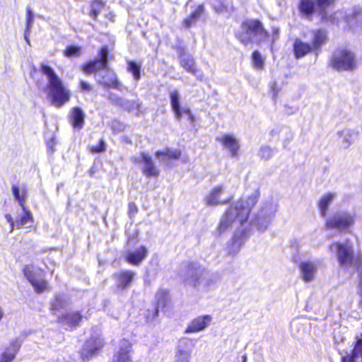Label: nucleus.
Instances as JSON below:
<instances>
[{
	"label": "nucleus",
	"instance_id": "nucleus-26",
	"mask_svg": "<svg viewBox=\"0 0 362 362\" xmlns=\"http://www.w3.org/2000/svg\"><path fill=\"white\" fill-rule=\"evenodd\" d=\"M21 346V341L18 339L12 341L9 346L1 355L0 362H11L14 358Z\"/></svg>",
	"mask_w": 362,
	"mask_h": 362
},
{
	"label": "nucleus",
	"instance_id": "nucleus-29",
	"mask_svg": "<svg viewBox=\"0 0 362 362\" xmlns=\"http://www.w3.org/2000/svg\"><path fill=\"white\" fill-rule=\"evenodd\" d=\"M85 113L80 107H74L71 111V120L74 129H81L84 124Z\"/></svg>",
	"mask_w": 362,
	"mask_h": 362
},
{
	"label": "nucleus",
	"instance_id": "nucleus-42",
	"mask_svg": "<svg viewBox=\"0 0 362 362\" xmlns=\"http://www.w3.org/2000/svg\"><path fill=\"white\" fill-rule=\"evenodd\" d=\"M176 357V362H189L191 351L182 350L179 348Z\"/></svg>",
	"mask_w": 362,
	"mask_h": 362
},
{
	"label": "nucleus",
	"instance_id": "nucleus-44",
	"mask_svg": "<svg viewBox=\"0 0 362 362\" xmlns=\"http://www.w3.org/2000/svg\"><path fill=\"white\" fill-rule=\"evenodd\" d=\"M166 297H167V292L166 291H160V292H158L157 293L156 298L158 299V305H157V308L156 309V315L158 313V309L160 308H162V307L164 306L165 300Z\"/></svg>",
	"mask_w": 362,
	"mask_h": 362
},
{
	"label": "nucleus",
	"instance_id": "nucleus-19",
	"mask_svg": "<svg viewBox=\"0 0 362 362\" xmlns=\"http://www.w3.org/2000/svg\"><path fill=\"white\" fill-rule=\"evenodd\" d=\"M148 250L144 246H141L134 251H129L125 255V259L134 265H139L147 256Z\"/></svg>",
	"mask_w": 362,
	"mask_h": 362
},
{
	"label": "nucleus",
	"instance_id": "nucleus-33",
	"mask_svg": "<svg viewBox=\"0 0 362 362\" xmlns=\"http://www.w3.org/2000/svg\"><path fill=\"white\" fill-rule=\"evenodd\" d=\"M204 10V7L203 4H200L196 8L194 11H193L191 16L187 18L184 21V24L187 28L190 27L194 23V22L200 17V16L203 13Z\"/></svg>",
	"mask_w": 362,
	"mask_h": 362
},
{
	"label": "nucleus",
	"instance_id": "nucleus-24",
	"mask_svg": "<svg viewBox=\"0 0 362 362\" xmlns=\"http://www.w3.org/2000/svg\"><path fill=\"white\" fill-rule=\"evenodd\" d=\"M180 66L187 71L195 75L200 80L202 79V74H198V70L195 65L194 59L191 55L182 54L180 56Z\"/></svg>",
	"mask_w": 362,
	"mask_h": 362
},
{
	"label": "nucleus",
	"instance_id": "nucleus-12",
	"mask_svg": "<svg viewBox=\"0 0 362 362\" xmlns=\"http://www.w3.org/2000/svg\"><path fill=\"white\" fill-rule=\"evenodd\" d=\"M136 163H143V173L148 177H157L159 175V170L155 165L152 158L144 152L136 156L133 158Z\"/></svg>",
	"mask_w": 362,
	"mask_h": 362
},
{
	"label": "nucleus",
	"instance_id": "nucleus-43",
	"mask_svg": "<svg viewBox=\"0 0 362 362\" xmlns=\"http://www.w3.org/2000/svg\"><path fill=\"white\" fill-rule=\"evenodd\" d=\"M252 62L255 68L262 69L264 67V59L262 58L260 53L255 51L252 54Z\"/></svg>",
	"mask_w": 362,
	"mask_h": 362
},
{
	"label": "nucleus",
	"instance_id": "nucleus-15",
	"mask_svg": "<svg viewBox=\"0 0 362 362\" xmlns=\"http://www.w3.org/2000/svg\"><path fill=\"white\" fill-rule=\"evenodd\" d=\"M212 321V317L209 315H201L193 319L185 329V333H197L207 328Z\"/></svg>",
	"mask_w": 362,
	"mask_h": 362
},
{
	"label": "nucleus",
	"instance_id": "nucleus-10",
	"mask_svg": "<svg viewBox=\"0 0 362 362\" xmlns=\"http://www.w3.org/2000/svg\"><path fill=\"white\" fill-rule=\"evenodd\" d=\"M104 339L100 336H94L83 345L80 354L83 361H89L97 356L104 346Z\"/></svg>",
	"mask_w": 362,
	"mask_h": 362
},
{
	"label": "nucleus",
	"instance_id": "nucleus-18",
	"mask_svg": "<svg viewBox=\"0 0 362 362\" xmlns=\"http://www.w3.org/2000/svg\"><path fill=\"white\" fill-rule=\"evenodd\" d=\"M170 98L172 109L175 113V117L177 120H180L182 112L189 115V117L192 120L193 116L189 110H182L180 107V96L177 90H173L170 92Z\"/></svg>",
	"mask_w": 362,
	"mask_h": 362
},
{
	"label": "nucleus",
	"instance_id": "nucleus-55",
	"mask_svg": "<svg viewBox=\"0 0 362 362\" xmlns=\"http://www.w3.org/2000/svg\"><path fill=\"white\" fill-rule=\"evenodd\" d=\"M247 358L246 355L243 356V362H247Z\"/></svg>",
	"mask_w": 362,
	"mask_h": 362
},
{
	"label": "nucleus",
	"instance_id": "nucleus-52",
	"mask_svg": "<svg viewBox=\"0 0 362 362\" xmlns=\"http://www.w3.org/2000/svg\"><path fill=\"white\" fill-rule=\"evenodd\" d=\"M129 211L130 214L134 215L137 212V208L134 203L129 204Z\"/></svg>",
	"mask_w": 362,
	"mask_h": 362
},
{
	"label": "nucleus",
	"instance_id": "nucleus-5",
	"mask_svg": "<svg viewBox=\"0 0 362 362\" xmlns=\"http://www.w3.org/2000/svg\"><path fill=\"white\" fill-rule=\"evenodd\" d=\"M310 35L312 45L299 39L295 40L293 52L296 58L303 57L310 52H314L317 54L322 45L327 40V34L325 31L320 30H312Z\"/></svg>",
	"mask_w": 362,
	"mask_h": 362
},
{
	"label": "nucleus",
	"instance_id": "nucleus-31",
	"mask_svg": "<svg viewBox=\"0 0 362 362\" xmlns=\"http://www.w3.org/2000/svg\"><path fill=\"white\" fill-rule=\"evenodd\" d=\"M335 197V193H327L322 196L318 204V207L322 216H326L329 206L331 204Z\"/></svg>",
	"mask_w": 362,
	"mask_h": 362
},
{
	"label": "nucleus",
	"instance_id": "nucleus-13",
	"mask_svg": "<svg viewBox=\"0 0 362 362\" xmlns=\"http://www.w3.org/2000/svg\"><path fill=\"white\" fill-rule=\"evenodd\" d=\"M320 262L305 260L299 264L300 276L305 282L313 281L317 273Z\"/></svg>",
	"mask_w": 362,
	"mask_h": 362
},
{
	"label": "nucleus",
	"instance_id": "nucleus-34",
	"mask_svg": "<svg viewBox=\"0 0 362 362\" xmlns=\"http://www.w3.org/2000/svg\"><path fill=\"white\" fill-rule=\"evenodd\" d=\"M141 64H138L133 61H128L127 62V71L130 72L134 80L136 81H138L141 78Z\"/></svg>",
	"mask_w": 362,
	"mask_h": 362
},
{
	"label": "nucleus",
	"instance_id": "nucleus-6",
	"mask_svg": "<svg viewBox=\"0 0 362 362\" xmlns=\"http://www.w3.org/2000/svg\"><path fill=\"white\" fill-rule=\"evenodd\" d=\"M332 252H336L341 267L344 268L354 267L359 269L361 264V257H354L353 247L349 241L345 243H333L329 246Z\"/></svg>",
	"mask_w": 362,
	"mask_h": 362
},
{
	"label": "nucleus",
	"instance_id": "nucleus-36",
	"mask_svg": "<svg viewBox=\"0 0 362 362\" xmlns=\"http://www.w3.org/2000/svg\"><path fill=\"white\" fill-rule=\"evenodd\" d=\"M243 239L239 237L238 233L233 238L231 245L228 247V253L230 255L237 254L243 245Z\"/></svg>",
	"mask_w": 362,
	"mask_h": 362
},
{
	"label": "nucleus",
	"instance_id": "nucleus-25",
	"mask_svg": "<svg viewBox=\"0 0 362 362\" xmlns=\"http://www.w3.org/2000/svg\"><path fill=\"white\" fill-rule=\"evenodd\" d=\"M271 135H278L281 140L283 146L286 148L290 142L293 140V134L291 130L288 127H278L271 131Z\"/></svg>",
	"mask_w": 362,
	"mask_h": 362
},
{
	"label": "nucleus",
	"instance_id": "nucleus-30",
	"mask_svg": "<svg viewBox=\"0 0 362 362\" xmlns=\"http://www.w3.org/2000/svg\"><path fill=\"white\" fill-rule=\"evenodd\" d=\"M22 214L18 215L16 218L17 228H20L29 223H33L34 219L31 211L27 206H21Z\"/></svg>",
	"mask_w": 362,
	"mask_h": 362
},
{
	"label": "nucleus",
	"instance_id": "nucleus-21",
	"mask_svg": "<svg viewBox=\"0 0 362 362\" xmlns=\"http://www.w3.org/2000/svg\"><path fill=\"white\" fill-rule=\"evenodd\" d=\"M358 131L353 129H344L338 132V136L341 139L340 143L343 148H348L358 137Z\"/></svg>",
	"mask_w": 362,
	"mask_h": 362
},
{
	"label": "nucleus",
	"instance_id": "nucleus-45",
	"mask_svg": "<svg viewBox=\"0 0 362 362\" xmlns=\"http://www.w3.org/2000/svg\"><path fill=\"white\" fill-rule=\"evenodd\" d=\"M117 103L122 106L123 108L127 109L128 110H131L134 108V106L136 107H139V103L136 102H130L128 100H126L122 98H119Z\"/></svg>",
	"mask_w": 362,
	"mask_h": 362
},
{
	"label": "nucleus",
	"instance_id": "nucleus-48",
	"mask_svg": "<svg viewBox=\"0 0 362 362\" xmlns=\"http://www.w3.org/2000/svg\"><path fill=\"white\" fill-rule=\"evenodd\" d=\"M4 218H6V221L10 225V230L9 233H12L14 230V228H17V222L16 218L14 220L13 216L10 214H6L4 215Z\"/></svg>",
	"mask_w": 362,
	"mask_h": 362
},
{
	"label": "nucleus",
	"instance_id": "nucleus-11",
	"mask_svg": "<svg viewBox=\"0 0 362 362\" xmlns=\"http://www.w3.org/2000/svg\"><path fill=\"white\" fill-rule=\"evenodd\" d=\"M108 54L107 46L105 45L100 51V59L90 61L83 66L84 72L91 74L100 70H106L107 69Z\"/></svg>",
	"mask_w": 362,
	"mask_h": 362
},
{
	"label": "nucleus",
	"instance_id": "nucleus-27",
	"mask_svg": "<svg viewBox=\"0 0 362 362\" xmlns=\"http://www.w3.org/2000/svg\"><path fill=\"white\" fill-rule=\"evenodd\" d=\"M223 192V187L221 185H217L214 187L209 194L205 197L206 204L207 206H216L224 203L220 199V195Z\"/></svg>",
	"mask_w": 362,
	"mask_h": 362
},
{
	"label": "nucleus",
	"instance_id": "nucleus-8",
	"mask_svg": "<svg viewBox=\"0 0 362 362\" xmlns=\"http://www.w3.org/2000/svg\"><path fill=\"white\" fill-rule=\"evenodd\" d=\"M356 219V213L348 211H339L326 219L327 228H335L339 230H345L351 227Z\"/></svg>",
	"mask_w": 362,
	"mask_h": 362
},
{
	"label": "nucleus",
	"instance_id": "nucleus-41",
	"mask_svg": "<svg viewBox=\"0 0 362 362\" xmlns=\"http://www.w3.org/2000/svg\"><path fill=\"white\" fill-rule=\"evenodd\" d=\"M273 154L274 150L268 146H262L259 152V157L264 160H269Z\"/></svg>",
	"mask_w": 362,
	"mask_h": 362
},
{
	"label": "nucleus",
	"instance_id": "nucleus-39",
	"mask_svg": "<svg viewBox=\"0 0 362 362\" xmlns=\"http://www.w3.org/2000/svg\"><path fill=\"white\" fill-rule=\"evenodd\" d=\"M315 7L314 1L312 0H301L300 9L302 13L310 14L313 12Z\"/></svg>",
	"mask_w": 362,
	"mask_h": 362
},
{
	"label": "nucleus",
	"instance_id": "nucleus-46",
	"mask_svg": "<svg viewBox=\"0 0 362 362\" xmlns=\"http://www.w3.org/2000/svg\"><path fill=\"white\" fill-rule=\"evenodd\" d=\"M34 23V14L31 9L28 7L26 9V30H31Z\"/></svg>",
	"mask_w": 362,
	"mask_h": 362
},
{
	"label": "nucleus",
	"instance_id": "nucleus-9",
	"mask_svg": "<svg viewBox=\"0 0 362 362\" xmlns=\"http://www.w3.org/2000/svg\"><path fill=\"white\" fill-rule=\"evenodd\" d=\"M332 66L338 71H350L356 66L354 54L348 50L336 51L332 57Z\"/></svg>",
	"mask_w": 362,
	"mask_h": 362
},
{
	"label": "nucleus",
	"instance_id": "nucleus-22",
	"mask_svg": "<svg viewBox=\"0 0 362 362\" xmlns=\"http://www.w3.org/2000/svg\"><path fill=\"white\" fill-rule=\"evenodd\" d=\"M11 191L14 201L18 203L19 206H26L28 199V189L25 186L12 185Z\"/></svg>",
	"mask_w": 362,
	"mask_h": 362
},
{
	"label": "nucleus",
	"instance_id": "nucleus-51",
	"mask_svg": "<svg viewBox=\"0 0 362 362\" xmlns=\"http://www.w3.org/2000/svg\"><path fill=\"white\" fill-rule=\"evenodd\" d=\"M80 88L83 91H90L92 89L91 86L88 83L83 81H81L80 82Z\"/></svg>",
	"mask_w": 362,
	"mask_h": 362
},
{
	"label": "nucleus",
	"instance_id": "nucleus-56",
	"mask_svg": "<svg viewBox=\"0 0 362 362\" xmlns=\"http://www.w3.org/2000/svg\"><path fill=\"white\" fill-rule=\"evenodd\" d=\"M274 33H278V30H274Z\"/></svg>",
	"mask_w": 362,
	"mask_h": 362
},
{
	"label": "nucleus",
	"instance_id": "nucleus-17",
	"mask_svg": "<svg viewBox=\"0 0 362 362\" xmlns=\"http://www.w3.org/2000/svg\"><path fill=\"white\" fill-rule=\"evenodd\" d=\"M132 344L125 339L119 343V351L113 356L112 362H132L131 357Z\"/></svg>",
	"mask_w": 362,
	"mask_h": 362
},
{
	"label": "nucleus",
	"instance_id": "nucleus-1",
	"mask_svg": "<svg viewBox=\"0 0 362 362\" xmlns=\"http://www.w3.org/2000/svg\"><path fill=\"white\" fill-rule=\"evenodd\" d=\"M258 194L253 193L245 199H240L233 203L221 216L217 228V233L222 235L233 228L243 226L247 221L251 209L256 204Z\"/></svg>",
	"mask_w": 362,
	"mask_h": 362
},
{
	"label": "nucleus",
	"instance_id": "nucleus-3",
	"mask_svg": "<svg viewBox=\"0 0 362 362\" xmlns=\"http://www.w3.org/2000/svg\"><path fill=\"white\" fill-rule=\"evenodd\" d=\"M181 276L186 284L196 288L209 290L216 283V277L204 267L197 264H189Z\"/></svg>",
	"mask_w": 362,
	"mask_h": 362
},
{
	"label": "nucleus",
	"instance_id": "nucleus-54",
	"mask_svg": "<svg viewBox=\"0 0 362 362\" xmlns=\"http://www.w3.org/2000/svg\"><path fill=\"white\" fill-rule=\"evenodd\" d=\"M54 146V141L53 139L50 140L48 143H47V146L49 148L52 149L53 151V147Z\"/></svg>",
	"mask_w": 362,
	"mask_h": 362
},
{
	"label": "nucleus",
	"instance_id": "nucleus-47",
	"mask_svg": "<svg viewBox=\"0 0 362 362\" xmlns=\"http://www.w3.org/2000/svg\"><path fill=\"white\" fill-rule=\"evenodd\" d=\"M334 0H317V5L321 10L322 18H325V10L333 2Z\"/></svg>",
	"mask_w": 362,
	"mask_h": 362
},
{
	"label": "nucleus",
	"instance_id": "nucleus-32",
	"mask_svg": "<svg viewBox=\"0 0 362 362\" xmlns=\"http://www.w3.org/2000/svg\"><path fill=\"white\" fill-rule=\"evenodd\" d=\"M23 272L29 282L32 283L31 279L35 280L37 278H40L42 276L43 271L33 265H26L23 269Z\"/></svg>",
	"mask_w": 362,
	"mask_h": 362
},
{
	"label": "nucleus",
	"instance_id": "nucleus-53",
	"mask_svg": "<svg viewBox=\"0 0 362 362\" xmlns=\"http://www.w3.org/2000/svg\"><path fill=\"white\" fill-rule=\"evenodd\" d=\"M30 33V30H25L24 38L28 45H30V40H29Z\"/></svg>",
	"mask_w": 362,
	"mask_h": 362
},
{
	"label": "nucleus",
	"instance_id": "nucleus-38",
	"mask_svg": "<svg viewBox=\"0 0 362 362\" xmlns=\"http://www.w3.org/2000/svg\"><path fill=\"white\" fill-rule=\"evenodd\" d=\"M31 280L32 283L30 284H32L36 292L41 293L48 289V283L46 281H45L42 278V276H40V278H37V279L35 280H33V279H31Z\"/></svg>",
	"mask_w": 362,
	"mask_h": 362
},
{
	"label": "nucleus",
	"instance_id": "nucleus-4",
	"mask_svg": "<svg viewBox=\"0 0 362 362\" xmlns=\"http://www.w3.org/2000/svg\"><path fill=\"white\" fill-rule=\"evenodd\" d=\"M268 36L260 21L250 19L244 21L240 30L236 33L237 38L244 45H247L253 40L259 41Z\"/></svg>",
	"mask_w": 362,
	"mask_h": 362
},
{
	"label": "nucleus",
	"instance_id": "nucleus-2",
	"mask_svg": "<svg viewBox=\"0 0 362 362\" xmlns=\"http://www.w3.org/2000/svg\"><path fill=\"white\" fill-rule=\"evenodd\" d=\"M40 71L47 76L49 96L56 107L62 106L69 99V93L54 69L48 65L42 64Z\"/></svg>",
	"mask_w": 362,
	"mask_h": 362
},
{
	"label": "nucleus",
	"instance_id": "nucleus-23",
	"mask_svg": "<svg viewBox=\"0 0 362 362\" xmlns=\"http://www.w3.org/2000/svg\"><path fill=\"white\" fill-rule=\"evenodd\" d=\"M100 83L105 86L112 87L119 90H122L123 88V85L119 81L116 74L112 71L106 69V73L104 76H103L102 79H100Z\"/></svg>",
	"mask_w": 362,
	"mask_h": 362
},
{
	"label": "nucleus",
	"instance_id": "nucleus-7",
	"mask_svg": "<svg viewBox=\"0 0 362 362\" xmlns=\"http://www.w3.org/2000/svg\"><path fill=\"white\" fill-rule=\"evenodd\" d=\"M276 211V206L273 203H266L258 211L255 218L252 219L251 224L257 230L263 232L270 225Z\"/></svg>",
	"mask_w": 362,
	"mask_h": 362
},
{
	"label": "nucleus",
	"instance_id": "nucleus-35",
	"mask_svg": "<svg viewBox=\"0 0 362 362\" xmlns=\"http://www.w3.org/2000/svg\"><path fill=\"white\" fill-rule=\"evenodd\" d=\"M105 4L102 0H95L93 1L90 4V11L89 12V16L94 20H95L101 12V11L104 8Z\"/></svg>",
	"mask_w": 362,
	"mask_h": 362
},
{
	"label": "nucleus",
	"instance_id": "nucleus-16",
	"mask_svg": "<svg viewBox=\"0 0 362 362\" xmlns=\"http://www.w3.org/2000/svg\"><path fill=\"white\" fill-rule=\"evenodd\" d=\"M136 273L131 270H124L116 273L114 277L117 290L123 291L129 288L132 285Z\"/></svg>",
	"mask_w": 362,
	"mask_h": 362
},
{
	"label": "nucleus",
	"instance_id": "nucleus-20",
	"mask_svg": "<svg viewBox=\"0 0 362 362\" xmlns=\"http://www.w3.org/2000/svg\"><path fill=\"white\" fill-rule=\"evenodd\" d=\"M155 156L160 163L168 165L170 159H178L180 157L181 151L178 149L168 148L163 151H157Z\"/></svg>",
	"mask_w": 362,
	"mask_h": 362
},
{
	"label": "nucleus",
	"instance_id": "nucleus-28",
	"mask_svg": "<svg viewBox=\"0 0 362 362\" xmlns=\"http://www.w3.org/2000/svg\"><path fill=\"white\" fill-rule=\"evenodd\" d=\"M83 316L78 312L68 313L59 318L60 322L69 327H75L78 325Z\"/></svg>",
	"mask_w": 362,
	"mask_h": 362
},
{
	"label": "nucleus",
	"instance_id": "nucleus-40",
	"mask_svg": "<svg viewBox=\"0 0 362 362\" xmlns=\"http://www.w3.org/2000/svg\"><path fill=\"white\" fill-rule=\"evenodd\" d=\"M81 48L78 46L70 45L64 49V54L67 57H76L81 54Z\"/></svg>",
	"mask_w": 362,
	"mask_h": 362
},
{
	"label": "nucleus",
	"instance_id": "nucleus-37",
	"mask_svg": "<svg viewBox=\"0 0 362 362\" xmlns=\"http://www.w3.org/2000/svg\"><path fill=\"white\" fill-rule=\"evenodd\" d=\"M66 304L67 301L64 296H56L54 300L52 303V310L54 311V314L57 315V312L64 309L66 306Z\"/></svg>",
	"mask_w": 362,
	"mask_h": 362
},
{
	"label": "nucleus",
	"instance_id": "nucleus-50",
	"mask_svg": "<svg viewBox=\"0 0 362 362\" xmlns=\"http://www.w3.org/2000/svg\"><path fill=\"white\" fill-rule=\"evenodd\" d=\"M112 128L114 129V130L120 132L124 129V126L122 123H120L119 122L117 121H115L112 122Z\"/></svg>",
	"mask_w": 362,
	"mask_h": 362
},
{
	"label": "nucleus",
	"instance_id": "nucleus-14",
	"mask_svg": "<svg viewBox=\"0 0 362 362\" xmlns=\"http://www.w3.org/2000/svg\"><path fill=\"white\" fill-rule=\"evenodd\" d=\"M223 148L226 150L231 157L238 156L240 150V141L236 136L232 134H226L216 138Z\"/></svg>",
	"mask_w": 362,
	"mask_h": 362
},
{
	"label": "nucleus",
	"instance_id": "nucleus-49",
	"mask_svg": "<svg viewBox=\"0 0 362 362\" xmlns=\"http://www.w3.org/2000/svg\"><path fill=\"white\" fill-rule=\"evenodd\" d=\"M92 151L94 153H100L105 151V144L103 140H100L97 146L92 147Z\"/></svg>",
	"mask_w": 362,
	"mask_h": 362
}]
</instances>
